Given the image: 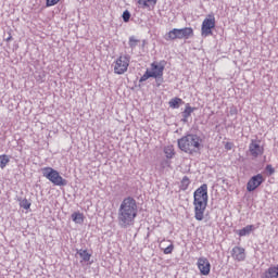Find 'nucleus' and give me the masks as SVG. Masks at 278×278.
<instances>
[{"mask_svg":"<svg viewBox=\"0 0 278 278\" xmlns=\"http://www.w3.org/2000/svg\"><path fill=\"white\" fill-rule=\"evenodd\" d=\"M191 36H194L192 27L174 28L165 36V40H188Z\"/></svg>","mask_w":278,"mask_h":278,"instance_id":"nucleus-4","label":"nucleus"},{"mask_svg":"<svg viewBox=\"0 0 278 278\" xmlns=\"http://www.w3.org/2000/svg\"><path fill=\"white\" fill-rule=\"evenodd\" d=\"M202 142L203 139H201V137L194 134H189L178 139V149L184 151V153L193 155V153H199V151H201Z\"/></svg>","mask_w":278,"mask_h":278,"instance_id":"nucleus-3","label":"nucleus"},{"mask_svg":"<svg viewBox=\"0 0 278 278\" xmlns=\"http://www.w3.org/2000/svg\"><path fill=\"white\" fill-rule=\"evenodd\" d=\"M231 114H236L237 112H238V110H236V109H231Z\"/></svg>","mask_w":278,"mask_h":278,"instance_id":"nucleus-31","label":"nucleus"},{"mask_svg":"<svg viewBox=\"0 0 278 278\" xmlns=\"http://www.w3.org/2000/svg\"><path fill=\"white\" fill-rule=\"evenodd\" d=\"M76 255H79L80 262H90V258L92 257V254L88 253V250H76Z\"/></svg>","mask_w":278,"mask_h":278,"instance_id":"nucleus-13","label":"nucleus"},{"mask_svg":"<svg viewBox=\"0 0 278 278\" xmlns=\"http://www.w3.org/2000/svg\"><path fill=\"white\" fill-rule=\"evenodd\" d=\"M173 249H175V245L169 244L167 248L163 249V253L165 255H170V253H173Z\"/></svg>","mask_w":278,"mask_h":278,"instance_id":"nucleus-27","label":"nucleus"},{"mask_svg":"<svg viewBox=\"0 0 278 278\" xmlns=\"http://www.w3.org/2000/svg\"><path fill=\"white\" fill-rule=\"evenodd\" d=\"M262 184H264V176L262 174H257L255 176H253L247 185V190L248 192H253L255 190H257V188H260V186H262Z\"/></svg>","mask_w":278,"mask_h":278,"instance_id":"nucleus-9","label":"nucleus"},{"mask_svg":"<svg viewBox=\"0 0 278 278\" xmlns=\"http://www.w3.org/2000/svg\"><path fill=\"white\" fill-rule=\"evenodd\" d=\"M188 186H190V178H188V176H184L180 182V190H186Z\"/></svg>","mask_w":278,"mask_h":278,"instance_id":"nucleus-21","label":"nucleus"},{"mask_svg":"<svg viewBox=\"0 0 278 278\" xmlns=\"http://www.w3.org/2000/svg\"><path fill=\"white\" fill-rule=\"evenodd\" d=\"M41 173L46 179H49L53 186H67L68 180L60 176V172L53 169L52 167H43Z\"/></svg>","mask_w":278,"mask_h":278,"instance_id":"nucleus-5","label":"nucleus"},{"mask_svg":"<svg viewBox=\"0 0 278 278\" xmlns=\"http://www.w3.org/2000/svg\"><path fill=\"white\" fill-rule=\"evenodd\" d=\"M20 206L23 207V210H29L31 207V202L27 199H22L20 200Z\"/></svg>","mask_w":278,"mask_h":278,"instance_id":"nucleus-23","label":"nucleus"},{"mask_svg":"<svg viewBox=\"0 0 278 278\" xmlns=\"http://www.w3.org/2000/svg\"><path fill=\"white\" fill-rule=\"evenodd\" d=\"M150 73H154L156 76H152L154 79H157V77H163L164 75V65H160L155 62L151 64Z\"/></svg>","mask_w":278,"mask_h":278,"instance_id":"nucleus-12","label":"nucleus"},{"mask_svg":"<svg viewBox=\"0 0 278 278\" xmlns=\"http://www.w3.org/2000/svg\"><path fill=\"white\" fill-rule=\"evenodd\" d=\"M12 40V35H9V37L5 39L7 42H10Z\"/></svg>","mask_w":278,"mask_h":278,"instance_id":"nucleus-30","label":"nucleus"},{"mask_svg":"<svg viewBox=\"0 0 278 278\" xmlns=\"http://www.w3.org/2000/svg\"><path fill=\"white\" fill-rule=\"evenodd\" d=\"M164 153L167 160H172V157L175 155V149L173 148V146H167L164 148Z\"/></svg>","mask_w":278,"mask_h":278,"instance_id":"nucleus-19","label":"nucleus"},{"mask_svg":"<svg viewBox=\"0 0 278 278\" xmlns=\"http://www.w3.org/2000/svg\"><path fill=\"white\" fill-rule=\"evenodd\" d=\"M131 62V56L129 54H121L113 63V68L115 75H125L129 68V63Z\"/></svg>","mask_w":278,"mask_h":278,"instance_id":"nucleus-6","label":"nucleus"},{"mask_svg":"<svg viewBox=\"0 0 278 278\" xmlns=\"http://www.w3.org/2000/svg\"><path fill=\"white\" fill-rule=\"evenodd\" d=\"M214 27H216V20L214 18V16L210 15L202 23V36L204 38H207V36H212V29H214Z\"/></svg>","mask_w":278,"mask_h":278,"instance_id":"nucleus-7","label":"nucleus"},{"mask_svg":"<svg viewBox=\"0 0 278 278\" xmlns=\"http://www.w3.org/2000/svg\"><path fill=\"white\" fill-rule=\"evenodd\" d=\"M72 220L77 225H81L84 223V213H77V212L73 213Z\"/></svg>","mask_w":278,"mask_h":278,"instance_id":"nucleus-18","label":"nucleus"},{"mask_svg":"<svg viewBox=\"0 0 278 278\" xmlns=\"http://www.w3.org/2000/svg\"><path fill=\"white\" fill-rule=\"evenodd\" d=\"M249 152L252 157H260V155H264V146H262V140L252 139L249 146Z\"/></svg>","mask_w":278,"mask_h":278,"instance_id":"nucleus-8","label":"nucleus"},{"mask_svg":"<svg viewBox=\"0 0 278 278\" xmlns=\"http://www.w3.org/2000/svg\"><path fill=\"white\" fill-rule=\"evenodd\" d=\"M138 5L139 8H151V5H155V3H157V1L155 0H138Z\"/></svg>","mask_w":278,"mask_h":278,"instance_id":"nucleus-17","label":"nucleus"},{"mask_svg":"<svg viewBox=\"0 0 278 278\" xmlns=\"http://www.w3.org/2000/svg\"><path fill=\"white\" fill-rule=\"evenodd\" d=\"M10 162V159H8L5 155L0 156V168H5Z\"/></svg>","mask_w":278,"mask_h":278,"instance_id":"nucleus-25","label":"nucleus"},{"mask_svg":"<svg viewBox=\"0 0 278 278\" xmlns=\"http://www.w3.org/2000/svg\"><path fill=\"white\" fill-rule=\"evenodd\" d=\"M253 229H255V226L248 225L244 228L238 230V236H240V237L249 236V233H251V231H253Z\"/></svg>","mask_w":278,"mask_h":278,"instance_id":"nucleus-16","label":"nucleus"},{"mask_svg":"<svg viewBox=\"0 0 278 278\" xmlns=\"http://www.w3.org/2000/svg\"><path fill=\"white\" fill-rule=\"evenodd\" d=\"M267 170H269L270 173H275V170H273V166H270V165H267Z\"/></svg>","mask_w":278,"mask_h":278,"instance_id":"nucleus-29","label":"nucleus"},{"mask_svg":"<svg viewBox=\"0 0 278 278\" xmlns=\"http://www.w3.org/2000/svg\"><path fill=\"white\" fill-rule=\"evenodd\" d=\"M226 149H231V147H229V146H226Z\"/></svg>","mask_w":278,"mask_h":278,"instance_id":"nucleus-32","label":"nucleus"},{"mask_svg":"<svg viewBox=\"0 0 278 278\" xmlns=\"http://www.w3.org/2000/svg\"><path fill=\"white\" fill-rule=\"evenodd\" d=\"M264 278H278V266L269 267L265 271Z\"/></svg>","mask_w":278,"mask_h":278,"instance_id":"nucleus-14","label":"nucleus"},{"mask_svg":"<svg viewBox=\"0 0 278 278\" xmlns=\"http://www.w3.org/2000/svg\"><path fill=\"white\" fill-rule=\"evenodd\" d=\"M151 77H156V74L155 73H151L150 70H147L146 73L139 79V81L142 84V81H147V79H149Z\"/></svg>","mask_w":278,"mask_h":278,"instance_id":"nucleus-20","label":"nucleus"},{"mask_svg":"<svg viewBox=\"0 0 278 278\" xmlns=\"http://www.w3.org/2000/svg\"><path fill=\"white\" fill-rule=\"evenodd\" d=\"M138 42H140V40L136 39V37L134 36L129 37L128 45L130 49H136V47H138Z\"/></svg>","mask_w":278,"mask_h":278,"instance_id":"nucleus-24","label":"nucleus"},{"mask_svg":"<svg viewBox=\"0 0 278 278\" xmlns=\"http://www.w3.org/2000/svg\"><path fill=\"white\" fill-rule=\"evenodd\" d=\"M60 3V0H47V7L51 8L53 5H58Z\"/></svg>","mask_w":278,"mask_h":278,"instance_id":"nucleus-28","label":"nucleus"},{"mask_svg":"<svg viewBox=\"0 0 278 278\" xmlns=\"http://www.w3.org/2000/svg\"><path fill=\"white\" fill-rule=\"evenodd\" d=\"M192 112H194V108L190 106V104H187L185 111L182 112L184 123H188V118H190Z\"/></svg>","mask_w":278,"mask_h":278,"instance_id":"nucleus-15","label":"nucleus"},{"mask_svg":"<svg viewBox=\"0 0 278 278\" xmlns=\"http://www.w3.org/2000/svg\"><path fill=\"white\" fill-rule=\"evenodd\" d=\"M181 98H174L169 101V108L177 109L179 108V103H181Z\"/></svg>","mask_w":278,"mask_h":278,"instance_id":"nucleus-22","label":"nucleus"},{"mask_svg":"<svg viewBox=\"0 0 278 278\" xmlns=\"http://www.w3.org/2000/svg\"><path fill=\"white\" fill-rule=\"evenodd\" d=\"M197 266H198L201 275H204V276L210 275L212 265L210 264V261L207 258H205V257L198 258Z\"/></svg>","mask_w":278,"mask_h":278,"instance_id":"nucleus-10","label":"nucleus"},{"mask_svg":"<svg viewBox=\"0 0 278 278\" xmlns=\"http://www.w3.org/2000/svg\"><path fill=\"white\" fill-rule=\"evenodd\" d=\"M122 18L124 23H129V20L131 18V13H129L128 10L123 12Z\"/></svg>","mask_w":278,"mask_h":278,"instance_id":"nucleus-26","label":"nucleus"},{"mask_svg":"<svg viewBox=\"0 0 278 278\" xmlns=\"http://www.w3.org/2000/svg\"><path fill=\"white\" fill-rule=\"evenodd\" d=\"M207 184H203L193 193V206L195 220H203L205 217V210H207Z\"/></svg>","mask_w":278,"mask_h":278,"instance_id":"nucleus-2","label":"nucleus"},{"mask_svg":"<svg viewBox=\"0 0 278 278\" xmlns=\"http://www.w3.org/2000/svg\"><path fill=\"white\" fill-rule=\"evenodd\" d=\"M136 216H138V204L136 203V200L131 197L124 199L117 212L118 226L122 229L134 227Z\"/></svg>","mask_w":278,"mask_h":278,"instance_id":"nucleus-1","label":"nucleus"},{"mask_svg":"<svg viewBox=\"0 0 278 278\" xmlns=\"http://www.w3.org/2000/svg\"><path fill=\"white\" fill-rule=\"evenodd\" d=\"M231 256L237 261V262H244L247 258V254L244 253V248L240 247H235L231 252Z\"/></svg>","mask_w":278,"mask_h":278,"instance_id":"nucleus-11","label":"nucleus"}]
</instances>
